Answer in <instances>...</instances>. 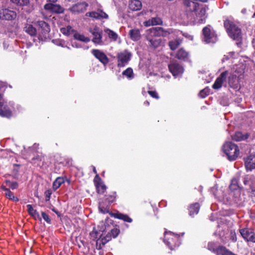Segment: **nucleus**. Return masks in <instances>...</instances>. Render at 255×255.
Listing matches in <instances>:
<instances>
[{"instance_id":"1","label":"nucleus","mask_w":255,"mask_h":255,"mask_svg":"<svg viewBox=\"0 0 255 255\" xmlns=\"http://www.w3.org/2000/svg\"><path fill=\"white\" fill-rule=\"evenodd\" d=\"M185 5L187 7V10L191 12L192 15H196V18L194 20L190 19L192 21L203 23L205 22L206 18V12L208 8L206 6H200L198 3L191 0H184Z\"/></svg>"},{"instance_id":"2","label":"nucleus","mask_w":255,"mask_h":255,"mask_svg":"<svg viewBox=\"0 0 255 255\" xmlns=\"http://www.w3.org/2000/svg\"><path fill=\"white\" fill-rule=\"evenodd\" d=\"M224 24L231 38L236 40H239L242 38L241 29L233 19L227 18L224 20Z\"/></svg>"},{"instance_id":"3","label":"nucleus","mask_w":255,"mask_h":255,"mask_svg":"<svg viewBox=\"0 0 255 255\" xmlns=\"http://www.w3.org/2000/svg\"><path fill=\"white\" fill-rule=\"evenodd\" d=\"M222 149L230 161L235 160L239 155L240 150L238 146L232 142H226Z\"/></svg>"},{"instance_id":"4","label":"nucleus","mask_w":255,"mask_h":255,"mask_svg":"<svg viewBox=\"0 0 255 255\" xmlns=\"http://www.w3.org/2000/svg\"><path fill=\"white\" fill-rule=\"evenodd\" d=\"M163 242L171 250H174L179 247L181 242L179 236L171 232H164Z\"/></svg>"},{"instance_id":"5","label":"nucleus","mask_w":255,"mask_h":255,"mask_svg":"<svg viewBox=\"0 0 255 255\" xmlns=\"http://www.w3.org/2000/svg\"><path fill=\"white\" fill-rule=\"evenodd\" d=\"M202 33L203 40L207 43H215L217 41V35L210 25L205 27L202 30Z\"/></svg>"},{"instance_id":"6","label":"nucleus","mask_w":255,"mask_h":255,"mask_svg":"<svg viewBox=\"0 0 255 255\" xmlns=\"http://www.w3.org/2000/svg\"><path fill=\"white\" fill-rule=\"evenodd\" d=\"M131 54L128 50L119 52L117 55V66L119 68L125 67L130 61Z\"/></svg>"},{"instance_id":"7","label":"nucleus","mask_w":255,"mask_h":255,"mask_svg":"<svg viewBox=\"0 0 255 255\" xmlns=\"http://www.w3.org/2000/svg\"><path fill=\"white\" fill-rule=\"evenodd\" d=\"M13 107L12 102H0V116L3 117L9 118L12 116L11 109Z\"/></svg>"},{"instance_id":"8","label":"nucleus","mask_w":255,"mask_h":255,"mask_svg":"<svg viewBox=\"0 0 255 255\" xmlns=\"http://www.w3.org/2000/svg\"><path fill=\"white\" fill-rule=\"evenodd\" d=\"M90 33L92 34L93 38L92 42L96 45H103L104 44L102 40V32L97 27L90 29Z\"/></svg>"},{"instance_id":"9","label":"nucleus","mask_w":255,"mask_h":255,"mask_svg":"<svg viewBox=\"0 0 255 255\" xmlns=\"http://www.w3.org/2000/svg\"><path fill=\"white\" fill-rule=\"evenodd\" d=\"M146 32V38L148 45L153 48L158 47L161 42V39L158 38L156 36H154V34H151V32L149 31V29L147 30Z\"/></svg>"},{"instance_id":"10","label":"nucleus","mask_w":255,"mask_h":255,"mask_svg":"<svg viewBox=\"0 0 255 255\" xmlns=\"http://www.w3.org/2000/svg\"><path fill=\"white\" fill-rule=\"evenodd\" d=\"M16 17L15 11L8 9L2 8L0 9V19L2 20H11Z\"/></svg>"},{"instance_id":"11","label":"nucleus","mask_w":255,"mask_h":255,"mask_svg":"<svg viewBox=\"0 0 255 255\" xmlns=\"http://www.w3.org/2000/svg\"><path fill=\"white\" fill-rule=\"evenodd\" d=\"M149 31L154 36L158 37H166L172 32L170 29H165L161 27H152L149 29Z\"/></svg>"},{"instance_id":"12","label":"nucleus","mask_w":255,"mask_h":255,"mask_svg":"<svg viewBox=\"0 0 255 255\" xmlns=\"http://www.w3.org/2000/svg\"><path fill=\"white\" fill-rule=\"evenodd\" d=\"M71 34H73L74 38L80 41L87 43L90 41L89 37L84 36L83 34L75 32L71 26H68L66 32L65 31V35H70Z\"/></svg>"},{"instance_id":"13","label":"nucleus","mask_w":255,"mask_h":255,"mask_svg":"<svg viewBox=\"0 0 255 255\" xmlns=\"http://www.w3.org/2000/svg\"><path fill=\"white\" fill-rule=\"evenodd\" d=\"M91 53L95 57L98 59L105 66L109 63V58L107 55L100 50L92 49Z\"/></svg>"},{"instance_id":"14","label":"nucleus","mask_w":255,"mask_h":255,"mask_svg":"<svg viewBox=\"0 0 255 255\" xmlns=\"http://www.w3.org/2000/svg\"><path fill=\"white\" fill-rule=\"evenodd\" d=\"M240 232L243 238L247 241L255 243V236L252 230L249 228L242 229Z\"/></svg>"},{"instance_id":"15","label":"nucleus","mask_w":255,"mask_h":255,"mask_svg":"<svg viewBox=\"0 0 255 255\" xmlns=\"http://www.w3.org/2000/svg\"><path fill=\"white\" fill-rule=\"evenodd\" d=\"M170 72L174 77L181 75L183 72V67L178 63L173 62L168 65Z\"/></svg>"},{"instance_id":"16","label":"nucleus","mask_w":255,"mask_h":255,"mask_svg":"<svg viewBox=\"0 0 255 255\" xmlns=\"http://www.w3.org/2000/svg\"><path fill=\"white\" fill-rule=\"evenodd\" d=\"M88 6L86 2H82L74 4L70 8V10L74 13H79L84 12Z\"/></svg>"},{"instance_id":"17","label":"nucleus","mask_w":255,"mask_h":255,"mask_svg":"<svg viewBox=\"0 0 255 255\" xmlns=\"http://www.w3.org/2000/svg\"><path fill=\"white\" fill-rule=\"evenodd\" d=\"M86 16L91 17L96 19H107L108 15L102 10H98L97 11L88 12L86 13Z\"/></svg>"},{"instance_id":"18","label":"nucleus","mask_w":255,"mask_h":255,"mask_svg":"<svg viewBox=\"0 0 255 255\" xmlns=\"http://www.w3.org/2000/svg\"><path fill=\"white\" fill-rule=\"evenodd\" d=\"M228 72L226 71L222 73L220 76L216 80L214 84L213 85V88L214 89H219L222 86L223 82L226 80Z\"/></svg>"},{"instance_id":"19","label":"nucleus","mask_w":255,"mask_h":255,"mask_svg":"<svg viewBox=\"0 0 255 255\" xmlns=\"http://www.w3.org/2000/svg\"><path fill=\"white\" fill-rule=\"evenodd\" d=\"M44 7V9L46 10L57 13H62L64 11V9L59 5L51 3H48L45 4Z\"/></svg>"},{"instance_id":"20","label":"nucleus","mask_w":255,"mask_h":255,"mask_svg":"<svg viewBox=\"0 0 255 255\" xmlns=\"http://www.w3.org/2000/svg\"><path fill=\"white\" fill-rule=\"evenodd\" d=\"M98 228L99 229V231H97L95 229H94L92 232H91L90 234L91 238L93 240H96L98 238H100V235L102 234V233L106 230V227L104 223H101L100 225H99Z\"/></svg>"},{"instance_id":"21","label":"nucleus","mask_w":255,"mask_h":255,"mask_svg":"<svg viewBox=\"0 0 255 255\" xmlns=\"http://www.w3.org/2000/svg\"><path fill=\"white\" fill-rule=\"evenodd\" d=\"M144 25L146 27L150 26H154L157 25H162L163 21L162 19L158 17H153L149 19L148 20H146L143 22Z\"/></svg>"},{"instance_id":"22","label":"nucleus","mask_w":255,"mask_h":255,"mask_svg":"<svg viewBox=\"0 0 255 255\" xmlns=\"http://www.w3.org/2000/svg\"><path fill=\"white\" fill-rule=\"evenodd\" d=\"M94 182L96 186L97 192L99 194H103L106 190V186L102 182L98 174H97L94 178Z\"/></svg>"},{"instance_id":"23","label":"nucleus","mask_w":255,"mask_h":255,"mask_svg":"<svg viewBox=\"0 0 255 255\" xmlns=\"http://www.w3.org/2000/svg\"><path fill=\"white\" fill-rule=\"evenodd\" d=\"M245 165L247 170L255 168V153L250 155L245 159Z\"/></svg>"},{"instance_id":"24","label":"nucleus","mask_w":255,"mask_h":255,"mask_svg":"<svg viewBox=\"0 0 255 255\" xmlns=\"http://www.w3.org/2000/svg\"><path fill=\"white\" fill-rule=\"evenodd\" d=\"M129 8L133 11L140 10L142 7V4L139 0H131L128 4Z\"/></svg>"},{"instance_id":"25","label":"nucleus","mask_w":255,"mask_h":255,"mask_svg":"<svg viewBox=\"0 0 255 255\" xmlns=\"http://www.w3.org/2000/svg\"><path fill=\"white\" fill-rule=\"evenodd\" d=\"M110 215L111 217H113L115 218H117L119 219L123 220V221L128 223H131L132 221V220L130 218H129L127 215L123 214L122 213H110Z\"/></svg>"},{"instance_id":"26","label":"nucleus","mask_w":255,"mask_h":255,"mask_svg":"<svg viewBox=\"0 0 255 255\" xmlns=\"http://www.w3.org/2000/svg\"><path fill=\"white\" fill-rule=\"evenodd\" d=\"M37 24L41 28L42 32L44 35L49 32L50 30V26L46 22L43 20L38 21Z\"/></svg>"},{"instance_id":"27","label":"nucleus","mask_w":255,"mask_h":255,"mask_svg":"<svg viewBox=\"0 0 255 255\" xmlns=\"http://www.w3.org/2000/svg\"><path fill=\"white\" fill-rule=\"evenodd\" d=\"M129 34L130 38L134 41L139 40L141 37L140 31L138 29H132L130 30Z\"/></svg>"},{"instance_id":"28","label":"nucleus","mask_w":255,"mask_h":255,"mask_svg":"<svg viewBox=\"0 0 255 255\" xmlns=\"http://www.w3.org/2000/svg\"><path fill=\"white\" fill-rule=\"evenodd\" d=\"M200 205L199 203H196L191 205L189 208V215L193 217L195 215H196L198 213Z\"/></svg>"},{"instance_id":"29","label":"nucleus","mask_w":255,"mask_h":255,"mask_svg":"<svg viewBox=\"0 0 255 255\" xmlns=\"http://www.w3.org/2000/svg\"><path fill=\"white\" fill-rule=\"evenodd\" d=\"M110 205L105 204L104 202H100L99 204V209L101 213L103 214L109 213L110 214Z\"/></svg>"},{"instance_id":"30","label":"nucleus","mask_w":255,"mask_h":255,"mask_svg":"<svg viewBox=\"0 0 255 255\" xmlns=\"http://www.w3.org/2000/svg\"><path fill=\"white\" fill-rule=\"evenodd\" d=\"M248 136L246 134H244L240 131L236 132L233 135H232L233 140L236 141H240L248 138Z\"/></svg>"},{"instance_id":"31","label":"nucleus","mask_w":255,"mask_h":255,"mask_svg":"<svg viewBox=\"0 0 255 255\" xmlns=\"http://www.w3.org/2000/svg\"><path fill=\"white\" fill-rule=\"evenodd\" d=\"M24 30L30 35L33 36L36 34V29L31 24H26L24 27Z\"/></svg>"},{"instance_id":"32","label":"nucleus","mask_w":255,"mask_h":255,"mask_svg":"<svg viewBox=\"0 0 255 255\" xmlns=\"http://www.w3.org/2000/svg\"><path fill=\"white\" fill-rule=\"evenodd\" d=\"M27 208V211L28 213L34 218L35 219L36 218H40L39 215L38 213L37 212L36 210H34L32 207V205L30 204H28L26 206Z\"/></svg>"},{"instance_id":"33","label":"nucleus","mask_w":255,"mask_h":255,"mask_svg":"<svg viewBox=\"0 0 255 255\" xmlns=\"http://www.w3.org/2000/svg\"><path fill=\"white\" fill-rule=\"evenodd\" d=\"M188 53L183 49H179L177 54L176 57L179 59H185L188 56Z\"/></svg>"},{"instance_id":"34","label":"nucleus","mask_w":255,"mask_h":255,"mask_svg":"<svg viewBox=\"0 0 255 255\" xmlns=\"http://www.w3.org/2000/svg\"><path fill=\"white\" fill-rule=\"evenodd\" d=\"M64 183L63 177H58L53 183V188L54 190L58 189L60 186Z\"/></svg>"},{"instance_id":"35","label":"nucleus","mask_w":255,"mask_h":255,"mask_svg":"<svg viewBox=\"0 0 255 255\" xmlns=\"http://www.w3.org/2000/svg\"><path fill=\"white\" fill-rule=\"evenodd\" d=\"M123 75L126 76L127 78L131 79L134 77L133 70L131 68H128L126 70L123 71Z\"/></svg>"},{"instance_id":"36","label":"nucleus","mask_w":255,"mask_h":255,"mask_svg":"<svg viewBox=\"0 0 255 255\" xmlns=\"http://www.w3.org/2000/svg\"><path fill=\"white\" fill-rule=\"evenodd\" d=\"M11 2L19 6H25L29 3V0H10Z\"/></svg>"},{"instance_id":"37","label":"nucleus","mask_w":255,"mask_h":255,"mask_svg":"<svg viewBox=\"0 0 255 255\" xmlns=\"http://www.w3.org/2000/svg\"><path fill=\"white\" fill-rule=\"evenodd\" d=\"M236 53L234 52H231L227 53L226 54L224 55L223 58L222 59V62L223 63L225 62L226 61H227L231 58H235L236 56Z\"/></svg>"},{"instance_id":"38","label":"nucleus","mask_w":255,"mask_h":255,"mask_svg":"<svg viewBox=\"0 0 255 255\" xmlns=\"http://www.w3.org/2000/svg\"><path fill=\"white\" fill-rule=\"evenodd\" d=\"M254 180V177L253 175H247L244 178V183L245 185H251Z\"/></svg>"},{"instance_id":"39","label":"nucleus","mask_w":255,"mask_h":255,"mask_svg":"<svg viewBox=\"0 0 255 255\" xmlns=\"http://www.w3.org/2000/svg\"><path fill=\"white\" fill-rule=\"evenodd\" d=\"M237 77L235 75H232L229 77V84L231 87L236 88Z\"/></svg>"},{"instance_id":"40","label":"nucleus","mask_w":255,"mask_h":255,"mask_svg":"<svg viewBox=\"0 0 255 255\" xmlns=\"http://www.w3.org/2000/svg\"><path fill=\"white\" fill-rule=\"evenodd\" d=\"M105 32L108 34L110 38L113 39L114 40H116L117 39L118 34L113 30L107 29L105 30Z\"/></svg>"},{"instance_id":"41","label":"nucleus","mask_w":255,"mask_h":255,"mask_svg":"<svg viewBox=\"0 0 255 255\" xmlns=\"http://www.w3.org/2000/svg\"><path fill=\"white\" fill-rule=\"evenodd\" d=\"M221 246L217 247L214 243H209L208 245V249L209 250L216 254L217 250Z\"/></svg>"},{"instance_id":"42","label":"nucleus","mask_w":255,"mask_h":255,"mask_svg":"<svg viewBox=\"0 0 255 255\" xmlns=\"http://www.w3.org/2000/svg\"><path fill=\"white\" fill-rule=\"evenodd\" d=\"M210 92V89L209 88H206L201 91H200V93H199V96L202 98H204L207 96H208Z\"/></svg>"},{"instance_id":"43","label":"nucleus","mask_w":255,"mask_h":255,"mask_svg":"<svg viewBox=\"0 0 255 255\" xmlns=\"http://www.w3.org/2000/svg\"><path fill=\"white\" fill-rule=\"evenodd\" d=\"M5 196L8 198L9 199H10L13 201L17 202L18 201V198L15 197L13 195V194L10 191H8V192H6L5 193Z\"/></svg>"},{"instance_id":"44","label":"nucleus","mask_w":255,"mask_h":255,"mask_svg":"<svg viewBox=\"0 0 255 255\" xmlns=\"http://www.w3.org/2000/svg\"><path fill=\"white\" fill-rule=\"evenodd\" d=\"M179 45H180V42L178 40L172 41L169 42V45L171 49H172L173 50L176 49L179 46Z\"/></svg>"},{"instance_id":"45","label":"nucleus","mask_w":255,"mask_h":255,"mask_svg":"<svg viewBox=\"0 0 255 255\" xmlns=\"http://www.w3.org/2000/svg\"><path fill=\"white\" fill-rule=\"evenodd\" d=\"M6 185L11 189H15L18 187V184L16 182H11L9 180L6 181Z\"/></svg>"},{"instance_id":"46","label":"nucleus","mask_w":255,"mask_h":255,"mask_svg":"<svg viewBox=\"0 0 255 255\" xmlns=\"http://www.w3.org/2000/svg\"><path fill=\"white\" fill-rule=\"evenodd\" d=\"M115 196L114 195L107 196L105 198V202L108 203L109 205H110L115 200Z\"/></svg>"},{"instance_id":"47","label":"nucleus","mask_w":255,"mask_h":255,"mask_svg":"<svg viewBox=\"0 0 255 255\" xmlns=\"http://www.w3.org/2000/svg\"><path fill=\"white\" fill-rule=\"evenodd\" d=\"M120 232V231L119 229L115 228L111 230L110 234L113 238H115L119 235Z\"/></svg>"},{"instance_id":"48","label":"nucleus","mask_w":255,"mask_h":255,"mask_svg":"<svg viewBox=\"0 0 255 255\" xmlns=\"http://www.w3.org/2000/svg\"><path fill=\"white\" fill-rule=\"evenodd\" d=\"M103 244V242L101 241V240L100 238H98L97 240H96V249L98 250H101L105 246V245Z\"/></svg>"},{"instance_id":"49","label":"nucleus","mask_w":255,"mask_h":255,"mask_svg":"<svg viewBox=\"0 0 255 255\" xmlns=\"http://www.w3.org/2000/svg\"><path fill=\"white\" fill-rule=\"evenodd\" d=\"M52 192V191L51 189H48V190H47L46 191H45V192L44 193L45 201H48L50 200Z\"/></svg>"},{"instance_id":"50","label":"nucleus","mask_w":255,"mask_h":255,"mask_svg":"<svg viewBox=\"0 0 255 255\" xmlns=\"http://www.w3.org/2000/svg\"><path fill=\"white\" fill-rule=\"evenodd\" d=\"M41 215L43 219L48 223H50L51 220L49 217L48 215H47L45 212H42L41 213Z\"/></svg>"},{"instance_id":"51","label":"nucleus","mask_w":255,"mask_h":255,"mask_svg":"<svg viewBox=\"0 0 255 255\" xmlns=\"http://www.w3.org/2000/svg\"><path fill=\"white\" fill-rule=\"evenodd\" d=\"M148 94L153 98L155 99H158L159 97L158 94L155 91H148Z\"/></svg>"},{"instance_id":"52","label":"nucleus","mask_w":255,"mask_h":255,"mask_svg":"<svg viewBox=\"0 0 255 255\" xmlns=\"http://www.w3.org/2000/svg\"><path fill=\"white\" fill-rule=\"evenodd\" d=\"M52 41L54 43L57 45L61 46L62 47L63 46V41L62 40L54 39Z\"/></svg>"},{"instance_id":"53","label":"nucleus","mask_w":255,"mask_h":255,"mask_svg":"<svg viewBox=\"0 0 255 255\" xmlns=\"http://www.w3.org/2000/svg\"><path fill=\"white\" fill-rule=\"evenodd\" d=\"M236 181L235 180H232L231 184L230 186L231 190H234L237 188V186L236 185Z\"/></svg>"},{"instance_id":"54","label":"nucleus","mask_w":255,"mask_h":255,"mask_svg":"<svg viewBox=\"0 0 255 255\" xmlns=\"http://www.w3.org/2000/svg\"><path fill=\"white\" fill-rule=\"evenodd\" d=\"M103 233H102V234H100V239L101 240V241L103 242V244H104L105 245L108 242V241L106 240L105 237L103 236Z\"/></svg>"},{"instance_id":"55","label":"nucleus","mask_w":255,"mask_h":255,"mask_svg":"<svg viewBox=\"0 0 255 255\" xmlns=\"http://www.w3.org/2000/svg\"><path fill=\"white\" fill-rule=\"evenodd\" d=\"M66 160V165L70 166L72 165V160L71 158H67Z\"/></svg>"},{"instance_id":"56","label":"nucleus","mask_w":255,"mask_h":255,"mask_svg":"<svg viewBox=\"0 0 255 255\" xmlns=\"http://www.w3.org/2000/svg\"><path fill=\"white\" fill-rule=\"evenodd\" d=\"M106 240L108 241V242H109L112 239V236L110 235V233H109L108 234H107L106 236H104Z\"/></svg>"},{"instance_id":"57","label":"nucleus","mask_w":255,"mask_h":255,"mask_svg":"<svg viewBox=\"0 0 255 255\" xmlns=\"http://www.w3.org/2000/svg\"><path fill=\"white\" fill-rule=\"evenodd\" d=\"M1 188L3 190L5 191H6V192H8V191H9V189H8V188H6L5 186H2L1 187Z\"/></svg>"},{"instance_id":"58","label":"nucleus","mask_w":255,"mask_h":255,"mask_svg":"<svg viewBox=\"0 0 255 255\" xmlns=\"http://www.w3.org/2000/svg\"><path fill=\"white\" fill-rule=\"evenodd\" d=\"M232 240H233V242H236V240H236V236H235V234H234V235H233L232 236Z\"/></svg>"},{"instance_id":"59","label":"nucleus","mask_w":255,"mask_h":255,"mask_svg":"<svg viewBox=\"0 0 255 255\" xmlns=\"http://www.w3.org/2000/svg\"><path fill=\"white\" fill-rule=\"evenodd\" d=\"M52 210L56 213V214L58 215L59 217H61V215L58 211H56L55 209H52Z\"/></svg>"},{"instance_id":"60","label":"nucleus","mask_w":255,"mask_h":255,"mask_svg":"<svg viewBox=\"0 0 255 255\" xmlns=\"http://www.w3.org/2000/svg\"><path fill=\"white\" fill-rule=\"evenodd\" d=\"M93 171H94V172L95 173H96V175L97 174V171H96V168H95V167H94V166H93Z\"/></svg>"},{"instance_id":"61","label":"nucleus","mask_w":255,"mask_h":255,"mask_svg":"<svg viewBox=\"0 0 255 255\" xmlns=\"http://www.w3.org/2000/svg\"><path fill=\"white\" fill-rule=\"evenodd\" d=\"M144 104L148 106V105H149V103L148 101H146L144 102Z\"/></svg>"},{"instance_id":"62","label":"nucleus","mask_w":255,"mask_h":255,"mask_svg":"<svg viewBox=\"0 0 255 255\" xmlns=\"http://www.w3.org/2000/svg\"><path fill=\"white\" fill-rule=\"evenodd\" d=\"M60 31H61V32L63 34H64V28H63V27H61V28H60Z\"/></svg>"},{"instance_id":"63","label":"nucleus","mask_w":255,"mask_h":255,"mask_svg":"<svg viewBox=\"0 0 255 255\" xmlns=\"http://www.w3.org/2000/svg\"><path fill=\"white\" fill-rule=\"evenodd\" d=\"M66 181L69 184L70 183V180L65 178V181Z\"/></svg>"},{"instance_id":"64","label":"nucleus","mask_w":255,"mask_h":255,"mask_svg":"<svg viewBox=\"0 0 255 255\" xmlns=\"http://www.w3.org/2000/svg\"><path fill=\"white\" fill-rule=\"evenodd\" d=\"M49 1L54 2H56L57 1V0H49Z\"/></svg>"}]
</instances>
